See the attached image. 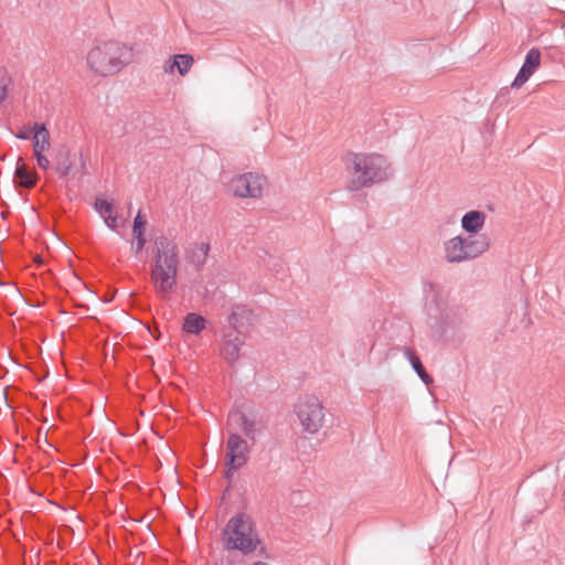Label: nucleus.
I'll return each mask as SVG.
<instances>
[{"mask_svg": "<svg viewBox=\"0 0 565 565\" xmlns=\"http://www.w3.org/2000/svg\"><path fill=\"white\" fill-rule=\"evenodd\" d=\"M180 265L178 244L166 236L157 237L153 243L150 280L161 300H169L177 290Z\"/></svg>", "mask_w": 565, "mask_h": 565, "instance_id": "f257e3e1", "label": "nucleus"}, {"mask_svg": "<svg viewBox=\"0 0 565 565\" xmlns=\"http://www.w3.org/2000/svg\"><path fill=\"white\" fill-rule=\"evenodd\" d=\"M345 166L351 175L349 189L352 191L385 182L394 174L388 159L375 152L349 153Z\"/></svg>", "mask_w": 565, "mask_h": 565, "instance_id": "f03ea898", "label": "nucleus"}, {"mask_svg": "<svg viewBox=\"0 0 565 565\" xmlns=\"http://www.w3.org/2000/svg\"><path fill=\"white\" fill-rule=\"evenodd\" d=\"M131 50L116 41L96 43L87 53L86 62L92 72L100 76L118 73L130 63Z\"/></svg>", "mask_w": 565, "mask_h": 565, "instance_id": "7ed1b4c3", "label": "nucleus"}, {"mask_svg": "<svg viewBox=\"0 0 565 565\" xmlns=\"http://www.w3.org/2000/svg\"><path fill=\"white\" fill-rule=\"evenodd\" d=\"M262 540L254 520L246 513L233 515L222 531V544L225 551H238L249 555L260 545Z\"/></svg>", "mask_w": 565, "mask_h": 565, "instance_id": "20e7f679", "label": "nucleus"}, {"mask_svg": "<svg viewBox=\"0 0 565 565\" xmlns=\"http://www.w3.org/2000/svg\"><path fill=\"white\" fill-rule=\"evenodd\" d=\"M489 249L487 236L457 235L444 242L445 259L450 264L472 260Z\"/></svg>", "mask_w": 565, "mask_h": 565, "instance_id": "39448f33", "label": "nucleus"}, {"mask_svg": "<svg viewBox=\"0 0 565 565\" xmlns=\"http://www.w3.org/2000/svg\"><path fill=\"white\" fill-rule=\"evenodd\" d=\"M295 413L303 430L309 434L318 433L323 425V406L315 395L300 397L295 406Z\"/></svg>", "mask_w": 565, "mask_h": 565, "instance_id": "423d86ee", "label": "nucleus"}, {"mask_svg": "<svg viewBox=\"0 0 565 565\" xmlns=\"http://www.w3.org/2000/svg\"><path fill=\"white\" fill-rule=\"evenodd\" d=\"M266 184L264 175L248 172L234 177L230 182V190L239 198H259Z\"/></svg>", "mask_w": 565, "mask_h": 565, "instance_id": "0eeeda50", "label": "nucleus"}, {"mask_svg": "<svg viewBox=\"0 0 565 565\" xmlns=\"http://www.w3.org/2000/svg\"><path fill=\"white\" fill-rule=\"evenodd\" d=\"M226 465L228 472L243 467L248 458V445L236 433H231L226 443Z\"/></svg>", "mask_w": 565, "mask_h": 565, "instance_id": "6e6552de", "label": "nucleus"}, {"mask_svg": "<svg viewBox=\"0 0 565 565\" xmlns=\"http://www.w3.org/2000/svg\"><path fill=\"white\" fill-rule=\"evenodd\" d=\"M541 64V52L537 49H531L526 56L525 61L515 76L512 87L519 88L524 85L529 78L534 74V72L539 68Z\"/></svg>", "mask_w": 565, "mask_h": 565, "instance_id": "1a4fd4ad", "label": "nucleus"}, {"mask_svg": "<svg viewBox=\"0 0 565 565\" xmlns=\"http://www.w3.org/2000/svg\"><path fill=\"white\" fill-rule=\"evenodd\" d=\"M487 214L479 210L466 212L461 217V228L468 234L480 236L479 233L486 225Z\"/></svg>", "mask_w": 565, "mask_h": 565, "instance_id": "9d476101", "label": "nucleus"}, {"mask_svg": "<svg viewBox=\"0 0 565 565\" xmlns=\"http://www.w3.org/2000/svg\"><path fill=\"white\" fill-rule=\"evenodd\" d=\"M193 62V56L190 54H175L164 62L163 71L169 75L178 72L181 76H185L191 70Z\"/></svg>", "mask_w": 565, "mask_h": 565, "instance_id": "9b49d317", "label": "nucleus"}, {"mask_svg": "<svg viewBox=\"0 0 565 565\" xmlns=\"http://www.w3.org/2000/svg\"><path fill=\"white\" fill-rule=\"evenodd\" d=\"M228 426L231 429L239 428L250 439L256 436V422L246 414L235 411L228 415Z\"/></svg>", "mask_w": 565, "mask_h": 565, "instance_id": "f8f14e48", "label": "nucleus"}, {"mask_svg": "<svg viewBox=\"0 0 565 565\" xmlns=\"http://www.w3.org/2000/svg\"><path fill=\"white\" fill-rule=\"evenodd\" d=\"M244 340L241 337V333H236L235 335H227L223 342L221 348L222 356L228 362L234 363L239 358L241 347L243 345Z\"/></svg>", "mask_w": 565, "mask_h": 565, "instance_id": "ddd939ff", "label": "nucleus"}, {"mask_svg": "<svg viewBox=\"0 0 565 565\" xmlns=\"http://www.w3.org/2000/svg\"><path fill=\"white\" fill-rule=\"evenodd\" d=\"M252 318V311L244 305H236L233 307L232 312L228 317V323L231 327L241 333L246 326L249 324Z\"/></svg>", "mask_w": 565, "mask_h": 565, "instance_id": "4468645a", "label": "nucleus"}, {"mask_svg": "<svg viewBox=\"0 0 565 565\" xmlns=\"http://www.w3.org/2000/svg\"><path fill=\"white\" fill-rule=\"evenodd\" d=\"M95 210L104 218L109 228L116 230L119 227L120 223L111 202L105 199H97L95 202Z\"/></svg>", "mask_w": 565, "mask_h": 565, "instance_id": "2eb2a0df", "label": "nucleus"}, {"mask_svg": "<svg viewBox=\"0 0 565 565\" xmlns=\"http://www.w3.org/2000/svg\"><path fill=\"white\" fill-rule=\"evenodd\" d=\"M459 326L460 320L449 312H443L440 321L436 322V324H431V327L435 328L436 331L439 332L440 335L445 339L454 337L456 331L459 329Z\"/></svg>", "mask_w": 565, "mask_h": 565, "instance_id": "dca6fc26", "label": "nucleus"}, {"mask_svg": "<svg viewBox=\"0 0 565 565\" xmlns=\"http://www.w3.org/2000/svg\"><path fill=\"white\" fill-rule=\"evenodd\" d=\"M50 132L44 124L35 122V131L32 138L33 153H45L51 147Z\"/></svg>", "mask_w": 565, "mask_h": 565, "instance_id": "f3484780", "label": "nucleus"}, {"mask_svg": "<svg viewBox=\"0 0 565 565\" xmlns=\"http://www.w3.org/2000/svg\"><path fill=\"white\" fill-rule=\"evenodd\" d=\"M14 179L20 186L26 189L35 186L38 182L36 173L28 170L26 166L22 162V158H19L18 160Z\"/></svg>", "mask_w": 565, "mask_h": 565, "instance_id": "a211bd4d", "label": "nucleus"}, {"mask_svg": "<svg viewBox=\"0 0 565 565\" xmlns=\"http://www.w3.org/2000/svg\"><path fill=\"white\" fill-rule=\"evenodd\" d=\"M146 223H147L146 218L139 212L134 220V227H132V234L136 238V242L134 243L132 248L136 254H139L143 249L145 244H146V238H145Z\"/></svg>", "mask_w": 565, "mask_h": 565, "instance_id": "6ab92c4d", "label": "nucleus"}, {"mask_svg": "<svg viewBox=\"0 0 565 565\" xmlns=\"http://www.w3.org/2000/svg\"><path fill=\"white\" fill-rule=\"evenodd\" d=\"M205 319L196 313H188L184 318L183 330L191 334H199L205 328Z\"/></svg>", "mask_w": 565, "mask_h": 565, "instance_id": "aec40b11", "label": "nucleus"}, {"mask_svg": "<svg viewBox=\"0 0 565 565\" xmlns=\"http://www.w3.org/2000/svg\"><path fill=\"white\" fill-rule=\"evenodd\" d=\"M405 354L408 356V360L415 372L418 374V376L423 380V382L428 384L431 381V379L425 371V367L423 366L420 359L409 349L406 350Z\"/></svg>", "mask_w": 565, "mask_h": 565, "instance_id": "412c9836", "label": "nucleus"}, {"mask_svg": "<svg viewBox=\"0 0 565 565\" xmlns=\"http://www.w3.org/2000/svg\"><path fill=\"white\" fill-rule=\"evenodd\" d=\"M35 131V124L32 126H23L21 127L18 132L15 134V137L22 140L32 139Z\"/></svg>", "mask_w": 565, "mask_h": 565, "instance_id": "4be33fe9", "label": "nucleus"}, {"mask_svg": "<svg viewBox=\"0 0 565 565\" xmlns=\"http://www.w3.org/2000/svg\"><path fill=\"white\" fill-rule=\"evenodd\" d=\"M34 157L36 159L38 166L43 169L47 170L50 167V160L46 158L44 153H34Z\"/></svg>", "mask_w": 565, "mask_h": 565, "instance_id": "5701e85b", "label": "nucleus"}, {"mask_svg": "<svg viewBox=\"0 0 565 565\" xmlns=\"http://www.w3.org/2000/svg\"><path fill=\"white\" fill-rule=\"evenodd\" d=\"M70 168H71V167H70L68 164H67V166H61V167L58 168V171H60V173H61L62 175H67V174L70 173Z\"/></svg>", "mask_w": 565, "mask_h": 565, "instance_id": "b1692460", "label": "nucleus"}, {"mask_svg": "<svg viewBox=\"0 0 565 565\" xmlns=\"http://www.w3.org/2000/svg\"><path fill=\"white\" fill-rule=\"evenodd\" d=\"M0 95H2V92H0ZM0 98H2V96H0Z\"/></svg>", "mask_w": 565, "mask_h": 565, "instance_id": "393cba45", "label": "nucleus"}, {"mask_svg": "<svg viewBox=\"0 0 565 565\" xmlns=\"http://www.w3.org/2000/svg\"><path fill=\"white\" fill-rule=\"evenodd\" d=\"M0 95H2V92H0ZM0 98H2V96H0Z\"/></svg>", "mask_w": 565, "mask_h": 565, "instance_id": "a878e982", "label": "nucleus"}]
</instances>
